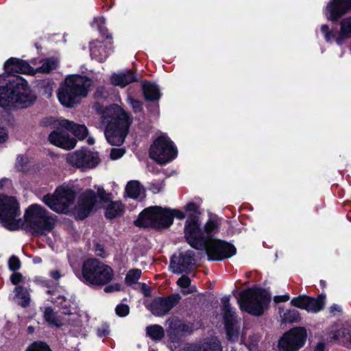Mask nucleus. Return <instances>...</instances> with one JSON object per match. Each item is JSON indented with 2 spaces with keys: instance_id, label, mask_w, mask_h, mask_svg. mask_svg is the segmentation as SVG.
Returning a JSON list of instances; mask_svg holds the SVG:
<instances>
[{
  "instance_id": "1",
  "label": "nucleus",
  "mask_w": 351,
  "mask_h": 351,
  "mask_svg": "<svg viewBox=\"0 0 351 351\" xmlns=\"http://www.w3.org/2000/svg\"><path fill=\"white\" fill-rule=\"evenodd\" d=\"M10 75H0V106L4 108H26L34 104L36 94L26 81Z\"/></svg>"
},
{
  "instance_id": "2",
  "label": "nucleus",
  "mask_w": 351,
  "mask_h": 351,
  "mask_svg": "<svg viewBox=\"0 0 351 351\" xmlns=\"http://www.w3.org/2000/svg\"><path fill=\"white\" fill-rule=\"evenodd\" d=\"M95 110L101 114V123L105 125V137L109 144L119 146L128 133L130 121L128 114L118 105H112L104 110L98 104Z\"/></svg>"
},
{
  "instance_id": "3",
  "label": "nucleus",
  "mask_w": 351,
  "mask_h": 351,
  "mask_svg": "<svg viewBox=\"0 0 351 351\" xmlns=\"http://www.w3.org/2000/svg\"><path fill=\"white\" fill-rule=\"evenodd\" d=\"M91 85L92 81L86 77L70 75L60 85L57 93L58 100L63 106L72 108L87 96Z\"/></svg>"
},
{
  "instance_id": "4",
  "label": "nucleus",
  "mask_w": 351,
  "mask_h": 351,
  "mask_svg": "<svg viewBox=\"0 0 351 351\" xmlns=\"http://www.w3.org/2000/svg\"><path fill=\"white\" fill-rule=\"evenodd\" d=\"M84 284L92 287H103L112 282L114 272L111 267L96 258L86 260L82 267L79 277Z\"/></svg>"
},
{
  "instance_id": "5",
  "label": "nucleus",
  "mask_w": 351,
  "mask_h": 351,
  "mask_svg": "<svg viewBox=\"0 0 351 351\" xmlns=\"http://www.w3.org/2000/svg\"><path fill=\"white\" fill-rule=\"evenodd\" d=\"M136 223L143 227L167 228L172 224V216L169 208H162L160 206L149 207L139 215Z\"/></svg>"
},
{
  "instance_id": "6",
  "label": "nucleus",
  "mask_w": 351,
  "mask_h": 351,
  "mask_svg": "<svg viewBox=\"0 0 351 351\" xmlns=\"http://www.w3.org/2000/svg\"><path fill=\"white\" fill-rule=\"evenodd\" d=\"M270 301L267 293L261 289H249L241 293L240 307L247 313L259 316Z\"/></svg>"
},
{
  "instance_id": "7",
  "label": "nucleus",
  "mask_w": 351,
  "mask_h": 351,
  "mask_svg": "<svg viewBox=\"0 0 351 351\" xmlns=\"http://www.w3.org/2000/svg\"><path fill=\"white\" fill-rule=\"evenodd\" d=\"M25 217L31 228L38 234L51 230L56 224V219L37 204L31 206L27 210Z\"/></svg>"
},
{
  "instance_id": "8",
  "label": "nucleus",
  "mask_w": 351,
  "mask_h": 351,
  "mask_svg": "<svg viewBox=\"0 0 351 351\" xmlns=\"http://www.w3.org/2000/svg\"><path fill=\"white\" fill-rule=\"evenodd\" d=\"M0 222L10 230H16L21 226V212L14 197L0 196Z\"/></svg>"
},
{
  "instance_id": "9",
  "label": "nucleus",
  "mask_w": 351,
  "mask_h": 351,
  "mask_svg": "<svg viewBox=\"0 0 351 351\" xmlns=\"http://www.w3.org/2000/svg\"><path fill=\"white\" fill-rule=\"evenodd\" d=\"M75 193L67 186L58 188L53 195L43 197L44 203L52 210L59 213H66L73 204Z\"/></svg>"
},
{
  "instance_id": "10",
  "label": "nucleus",
  "mask_w": 351,
  "mask_h": 351,
  "mask_svg": "<svg viewBox=\"0 0 351 351\" xmlns=\"http://www.w3.org/2000/svg\"><path fill=\"white\" fill-rule=\"evenodd\" d=\"M200 226L199 217L191 215L186 220L184 228V237L187 243L197 250L205 249L210 239L208 236H205Z\"/></svg>"
},
{
  "instance_id": "11",
  "label": "nucleus",
  "mask_w": 351,
  "mask_h": 351,
  "mask_svg": "<svg viewBox=\"0 0 351 351\" xmlns=\"http://www.w3.org/2000/svg\"><path fill=\"white\" fill-rule=\"evenodd\" d=\"M177 156V150L169 138L164 135L158 136L151 145L149 156L158 164L164 165Z\"/></svg>"
},
{
  "instance_id": "12",
  "label": "nucleus",
  "mask_w": 351,
  "mask_h": 351,
  "mask_svg": "<svg viewBox=\"0 0 351 351\" xmlns=\"http://www.w3.org/2000/svg\"><path fill=\"white\" fill-rule=\"evenodd\" d=\"M306 339L304 328L296 327L286 332L278 341V351H298Z\"/></svg>"
},
{
  "instance_id": "13",
  "label": "nucleus",
  "mask_w": 351,
  "mask_h": 351,
  "mask_svg": "<svg viewBox=\"0 0 351 351\" xmlns=\"http://www.w3.org/2000/svg\"><path fill=\"white\" fill-rule=\"evenodd\" d=\"M206 252L209 261H221L232 257L236 254V248L232 244L215 239H210L206 247L203 250Z\"/></svg>"
},
{
  "instance_id": "14",
  "label": "nucleus",
  "mask_w": 351,
  "mask_h": 351,
  "mask_svg": "<svg viewBox=\"0 0 351 351\" xmlns=\"http://www.w3.org/2000/svg\"><path fill=\"white\" fill-rule=\"evenodd\" d=\"M66 161L70 165L86 171L95 168L99 162L98 154L88 149H81L69 154Z\"/></svg>"
},
{
  "instance_id": "15",
  "label": "nucleus",
  "mask_w": 351,
  "mask_h": 351,
  "mask_svg": "<svg viewBox=\"0 0 351 351\" xmlns=\"http://www.w3.org/2000/svg\"><path fill=\"white\" fill-rule=\"evenodd\" d=\"M222 310L227 337L230 341H236L239 338V324L235 312L230 305L229 297L221 298Z\"/></svg>"
},
{
  "instance_id": "16",
  "label": "nucleus",
  "mask_w": 351,
  "mask_h": 351,
  "mask_svg": "<svg viewBox=\"0 0 351 351\" xmlns=\"http://www.w3.org/2000/svg\"><path fill=\"white\" fill-rule=\"evenodd\" d=\"M321 31L327 43L335 41L339 45H343L351 38V16L341 21L338 33L330 30L326 25H322Z\"/></svg>"
},
{
  "instance_id": "17",
  "label": "nucleus",
  "mask_w": 351,
  "mask_h": 351,
  "mask_svg": "<svg viewBox=\"0 0 351 351\" xmlns=\"http://www.w3.org/2000/svg\"><path fill=\"white\" fill-rule=\"evenodd\" d=\"M53 121V124L56 129L52 131L49 135V142L58 147L64 149H73L76 145V140L69 136L64 128L60 127L57 122Z\"/></svg>"
},
{
  "instance_id": "18",
  "label": "nucleus",
  "mask_w": 351,
  "mask_h": 351,
  "mask_svg": "<svg viewBox=\"0 0 351 351\" xmlns=\"http://www.w3.org/2000/svg\"><path fill=\"white\" fill-rule=\"evenodd\" d=\"M291 304L298 308L306 310L308 312L317 313L321 311L325 304V297L322 295L317 298H311L306 295H300L293 298Z\"/></svg>"
},
{
  "instance_id": "19",
  "label": "nucleus",
  "mask_w": 351,
  "mask_h": 351,
  "mask_svg": "<svg viewBox=\"0 0 351 351\" xmlns=\"http://www.w3.org/2000/svg\"><path fill=\"white\" fill-rule=\"evenodd\" d=\"M179 295H172L167 298H156L150 304L152 313L158 317L167 314L179 302Z\"/></svg>"
},
{
  "instance_id": "20",
  "label": "nucleus",
  "mask_w": 351,
  "mask_h": 351,
  "mask_svg": "<svg viewBox=\"0 0 351 351\" xmlns=\"http://www.w3.org/2000/svg\"><path fill=\"white\" fill-rule=\"evenodd\" d=\"M96 202L93 191L86 190L81 194L77 204L75 207V214L79 219L86 218L93 209Z\"/></svg>"
},
{
  "instance_id": "21",
  "label": "nucleus",
  "mask_w": 351,
  "mask_h": 351,
  "mask_svg": "<svg viewBox=\"0 0 351 351\" xmlns=\"http://www.w3.org/2000/svg\"><path fill=\"white\" fill-rule=\"evenodd\" d=\"M195 253L187 251L180 254L178 257L171 258L170 267L173 273L182 274L187 272L195 263Z\"/></svg>"
},
{
  "instance_id": "22",
  "label": "nucleus",
  "mask_w": 351,
  "mask_h": 351,
  "mask_svg": "<svg viewBox=\"0 0 351 351\" xmlns=\"http://www.w3.org/2000/svg\"><path fill=\"white\" fill-rule=\"evenodd\" d=\"M351 11V0H332L326 8L328 20L337 21L343 15Z\"/></svg>"
},
{
  "instance_id": "23",
  "label": "nucleus",
  "mask_w": 351,
  "mask_h": 351,
  "mask_svg": "<svg viewBox=\"0 0 351 351\" xmlns=\"http://www.w3.org/2000/svg\"><path fill=\"white\" fill-rule=\"evenodd\" d=\"M4 69L5 72L9 74L23 73L35 75L34 69L27 62L15 58L9 59L5 63Z\"/></svg>"
},
{
  "instance_id": "24",
  "label": "nucleus",
  "mask_w": 351,
  "mask_h": 351,
  "mask_svg": "<svg viewBox=\"0 0 351 351\" xmlns=\"http://www.w3.org/2000/svg\"><path fill=\"white\" fill-rule=\"evenodd\" d=\"M60 127L71 131L79 139H84L88 134V130L84 125H77L67 119H60L57 122Z\"/></svg>"
},
{
  "instance_id": "25",
  "label": "nucleus",
  "mask_w": 351,
  "mask_h": 351,
  "mask_svg": "<svg viewBox=\"0 0 351 351\" xmlns=\"http://www.w3.org/2000/svg\"><path fill=\"white\" fill-rule=\"evenodd\" d=\"M90 56L93 59L102 62L106 60L109 56L110 49H107L106 46L100 41H94L90 45Z\"/></svg>"
},
{
  "instance_id": "26",
  "label": "nucleus",
  "mask_w": 351,
  "mask_h": 351,
  "mask_svg": "<svg viewBox=\"0 0 351 351\" xmlns=\"http://www.w3.org/2000/svg\"><path fill=\"white\" fill-rule=\"evenodd\" d=\"M110 80L113 85L123 88L132 82L138 81V79L132 71H127L113 74Z\"/></svg>"
},
{
  "instance_id": "27",
  "label": "nucleus",
  "mask_w": 351,
  "mask_h": 351,
  "mask_svg": "<svg viewBox=\"0 0 351 351\" xmlns=\"http://www.w3.org/2000/svg\"><path fill=\"white\" fill-rule=\"evenodd\" d=\"M142 89L147 101H157L160 97V88L155 84L145 82L143 83Z\"/></svg>"
},
{
  "instance_id": "28",
  "label": "nucleus",
  "mask_w": 351,
  "mask_h": 351,
  "mask_svg": "<svg viewBox=\"0 0 351 351\" xmlns=\"http://www.w3.org/2000/svg\"><path fill=\"white\" fill-rule=\"evenodd\" d=\"M124 211V206L121 202H111L106 208L105 216L108 219H114L121 216Z\"/></svg>"
},
{
  "instance_id": "29",
  "label": "nucleus",
  "mask_w": 351,
  "mask_h": 351,
  "mask_svg": "<svg viewBox=\"0 0 351 351\" xmlns=\"http://www.w3.org/2000/svg\"><path fill=\"white\" fill-rule=\"evenodd\" d=\"M14 291L16 302L23 307L27 306L30 302V295L27 289L18 286L15 288Z\"/></svg>"
},
{
  "instance_id": "30",
  "label": "nucleus",
  "mask_w": 351,
  "mask_h": 351,
  "mask_svg": "<svg viewBox=\"0 0 351 351\" xmlns=\"http://www.w3.org/2000/svg\"><path fill=\"white\" fill-rule=\"evenodd\" d=\"M143 192V187L138 181H130L126 185L125 193L131 198H138Z\"/></svg>"
},
{
  "instance_id": "31",
  "label": "nucleus",
  "mask_w": 351,
  "mask_h": 351,
  "mask_svg": "<svg viewBox=\"0 0 351 351\" xmlns=\"http://www.w3.org/2000/svg\"><path fill=\"white\" fill-rule=\"evenodd\" d=\"M169 330L168 332L171 338L181 335L182 332L186 330L187 326L178 319H173L171 320H169Z\"/></svg>"
},
{
  "instance_id": "32",
  "label": "nucleus",
  "mask_w": 351,
  "mask_h": 351,
  "mask_svg": "<svg viewBox=\"0 0 351 351\" xmlns=\"http://www.w3.org/2000/svg\"><path fill=\"white\" fill-rule=\"evenodd\" d=\"M146 334L152 340L160 341L165 336L163 328L158 324L149 326L146 328Z\"/></svg>"
},
{
  "instance_id": "33",
  "label": "nucleus",
  "mask_w": 351,
  "mask_h": 351,
  "mask_svg": "<svg viewBox=\"0 0 351 351\" xmlns=\"http://www.w3.org/2000/svg\"><path fill=\"white\" fill-rule=\"evenodd\" d=\"M58 65V61L57 59L53 58L45 59L40 67L34 69L35 74L37 73H48L56 69Z\"/></svg>"
},
{
  "instance_id": "34",
  "label": "nucleus",
  "mask_w": 351,
  "mask_h": 351,
  "mask_svg": "<svg viewBox=\"0 0 351 351\" xmlns=\"http://www.w3.org/2000/svg\"><path fill=\"white\" fill-rule=\"evenodd\" d=\"M43 317L51 325L60 326L62 325L61 319L51 307H46L43 311Z\"/></svg>"
},
{
  "instance_id": "35",
  "label": "nucleus",
  "mask_w": 351,
  "mask_h": 351,
  "mask_svg": "<svg viewBox=\"0 0 351 351\" xmlns=\"http://www.w3.org/2000/svg\"><path fill=\"white\" fill-rule=\"evenodd\" d=\"M283 310L280 308V313L282 321L284 322H297L300 318V315L298 311L295 309H289L283 312Z\"/></svg>"
},
{
  "instance_id": "36",
  "label": "nucleus",
  "mask_w": 351,
  "mask_h": 351,
  "mask_svg": "<svg viewBox=\"0 0 351 351\" xmlns=\"http://www.w3.org/2000/svg\"><path fill=\"white\" fill-rule=\"evenodd\" d=\"M141 270L139 269H130L126 274L125 282L132 285L136 284L141 276Z\"/></svg>"
},
{
  "instance_id": "37",
  "label": "nucleus",
  "mask_w": 351,
  "mask_h": 351,
  "mask_svg": "<svg viewBox=\"0 0 351 351\" xmlns=\"http://www.w3.org/2000/svg\"><path fill=\"white\" fill-rule=\"evenodd\" d=\"M217 228V223L214 221L209 220L204 226L203 232L205 236H208L211 239H215L212 235V233Z\"/></svg>"
},
{
  "instance_id": "38",
  "label": "nucleus",
  "mask_w": 351,
  "mask_h": 351,
  "mask_svg": "<svg viewBox=\"0 0 351 351\" xmlns=\"http://www.w3.org/2000/svg\"><path fill=\"white\" fill-rule=\"evenodd\" d=\"M56 302L61 306L64 314H71V302L67 300L64 296L58 297Z\"/></svg>"
},
{
  "instance_id": "39",
  "label": "nucleus",
  "mask_w": 351,
  "mask_h": 351,
  "mask_svg": "<svg viewBox=\"0 0 351 351\" xmlns=\"http://www.w3.org/2000/svg\"><path fill=\"white\" fill-rule=\"evenodd\" d=\"M127 101L131 106L135 113L141 112L143 111L142 103L140 101L132 98L131 96H128Z\"/></svg>"
},
{
  "instance_id": "40",
  "label": "nucleus",
  "mask_w": 351,
  "mask_h": 351,
  "mask_svg": "<svg viewBox=\"0 0 351 351\" xmlns=\"http://www.w3.org/2000/svg\"><path fill=\"white\" fill-rule=\"evenodd\" d=\"M27 351H51L49 346L43 342H34Z\"/></svg>"
},
{
  "instance_id": "41",
  "label": "nucleus",
  "mask_w": 351,
  "mask_h": 351,
  "mask_svg": "<svg viewBox=\"0 0 351 351\" xmlns=\"http://www.w3.org/2000/svg\"><path fill=\"white\" fill-rule=\"evenodd\" d=\"M8 267L11 271H16L21 267V261L16 256H12L8 261Z\"/></svg>"
},
{
  "instance_id": "42",
  "label": "nucleus",
  "mask_w": 351,
  "mask_h": 351,
  "mask_svg": "<svg viewBox=\"0 0 351 351\" xmlns=\"http://www.w3.org/2000/svg\"><path fill=\"white\" fill-rule=\"evenodd\" d=\"M261 336L258 334H254L249 337V341L247 346L251 350H255L258 342L260 341Z\"/></svg>"
},
{
  "instance_id": "43",
  "label": "nucleus",
  "mask_w": 351,
  "mask_h": 351,
  "mask_svg": "<svg viewBox=\"0 0 351 351\" xmlns=\"http://www.w3.org/2000/svg\"><path fill=\"white\" fill-rule=\"evenodd\" d=\"M115 311L117 315L119 317H125L128 315L130 308L127 304H119L115 308Z\"/></svg>"
},
{
  "instance_id": "44",
  "label": "nucleus",
  "mask_w": 351,
  "mask_h": 351,
  "mask_svg": "<svg viewBox=\"0 0 351 351\" xmlns=\"http://www.w3.org/2000/svg\"><path fill=\"white\" fill-rule=\"evenodd\" d=\"M125 152V151L123 148H113L112 149L110 152V158L112 160H117L122 157L124 155Z\"/></svg>"
},
{
  "instance_id": "45",
  "label": "nucleus",
  "mask_w": 351,
  "mask_h": 351,
  "mask_svg": "<svg viewBox=\"0 0 351 351\" xmlns=\"http://www.w3.org/2000/svg\"><path fill=\"white\" fill-rule=\"evenodd\" d=\"M177 284L180 287L187 288L191 284V279L186 276H182L178 280Z\"/></svg>"
},
{
  "instance_id": "46",
  "label": "nucleus",
  "mask_w": 351,
  "mask_h": 351,
  "mask_svg": "<svg viewBox=\"0 0 351 351\" xmlns=\"http://www.w3.org/2000/svg\"><path fill=\"white\" fill-rule=\"evenodd\" d=\"M23 276L21 273L14 272L10 276V280L13 285H18L22 281Z\"/></svg>"
},
{
  "instance_id": "47",
  "label": "nucleus",
  "mask_w": 351,
  "mask_h": 351,
  "mask_svg": "<svg viewBox=\"0 0 351 351\" xmlns=\"http://www.w3.org/2000/svg\"><path fill=\"white\" fill-rule=\"evenodd\" d=\"M169 213L172 216V222L173 221V217H176L179 219H183L185 217V215L183 212L177 209H169Z\"/></svg>"
},
{
  "instance_id": "48",
  "label": "nucleus",
  "mask_w": 351,
  "mask_h": 351,
  "mask_svg": "<svg viewBox=\"0 0 351 351\" xmlns=\"http://www.w3.org/2000/svg\"><path fill=\"white\" fill-rule=\"evenodd\" d=\"M185 210L193 213H199L198 206L194 203L187 204L185 206Z\"/></svg>"
},
{
  "instance_id": "49",
  "label": "nucleus",
  "mask_w": 351,
  "mask_h": 351,
  "mask_svg": "<svg viewBox=\"0 0 351 351\" xmlns=\"http://www.w3.org/2000/svg\"><path fill=\"white\" fill-rule=\"evenodd\" d=\"M120 288H121L120 285L118 283H116V284L106 286L104 288V291L106 293H111V292L119 291Z\"/></svg>"
},
{
  "instance_id": "50",
  "label": "nucleus",
  "mask_w": 351,
  "mask_h": 351,
  "mask_svg": "<svg viewBox=\"0 0 351 351\" xmlns=\"http://www.w3.org/2000/svg\"><path fill=\"white\" fill-rule=\"evenodd\" d=\"M289 299H290L289 295V294H285V295H276V296H275L274 298V301L276 303H280V302H287Z\"/></svg>"
},
{
  "instance_id": "51",
  "label": "nucleus",
  "mask_w": 351,
  "mask_h": 351,
  "mask_svg": "<svg viewBox=\"0 0 351 351\" xmlns=\"http://www.w3.org/2000/svg\"><path fill=\"white\" fill-rule=\"evenodd\" d=\"M95 254L97 256L104 258L106 256V254L104 250V247L101 245H96L95 250Z\"/></svg>"
},
{
  "instance_id": "52",
  "label": "nucleus",
  "mask_w": 351,
  "mask_h": 351,
  "mask_svg": "<svg viewBox=\"0 0 351 351\" xmlns=\"http://www.w3.org/2000/svg\"><path fill=\"white\" fill-rule=\"evenodd\" d=\"M27 158L23 156H19L17 158V164L23 169L27 163Z\"/></svg>"
},
{
  "instance_id": "53",
  "label": "nucleus",
  "mask_w": 351,
  "mask_h": 351,
  "mask_svg": "<svg viewBox=\"0 0 351 351\" xmlns=\"http://www.w3.org/2000/svg\"><path fill=\"white\" fill-rule=\"evenodd\" d=\"M141 291L145 296H148L151 293L150 287L145 283L142 284L141 285Z\"/></svg>"
},
{
  "instance_id": "54",
  "label": "nucleus",
  "mask_w": 351,
  "mask_h": 351,
  "mask_svg": "<svg viewBox=\"0 0 351 351\" xmlns=\"http://www.w3.org/2000/svg\"><path fill=\"white\" fill-rule=\"evenodd\" d=\"M95 95L97 97H105L107 96V93L105 92V88L104 87H99L97 89L95 92Z\"/></svg>"
},
{
  "instance_id": "55",
  "label": "nucleus",
  "mask_w": 351,
  "mask_h": 351,
  "mask_svg": "<svg viewBox=\"0 0 351 351\" xmlns=\"http://www.w3.org/2000/svg\"><path fill=\"white\" fill-rule=\"evenodd\" d=\"M97 194L102 200H105L106 199V193L103 188H97Z\"/></svg>"
},
{
  "instance_id": "56",
  "label": "nucleus",
  "mask_w": 351,
  "mask_h": 351,
  "mask_svg": "<svg viewBox=\"0 0 351 351\" xmlns=\"http://www.w3.org/2000/svg\"><path fill=\"white\" fill-rule=\"evenodd\" d=\"M50 276L54 280H58L60 278L61 275L58 270H53L50 271Z\"/></svg>"
},
{
  "instance_id": "57",
  "label": "nucleus",
  "mask_w": 351,
  "mask_h": 351,
  "mask_svg": "<svg viewBox=\"0 0 351 351\" xmlns=\"http://www.w3.org/2000/svg\"><path fill=\"white\" fill-rule=\"evenodd\" d=\"M7 134L5 130L0 126V143L3 142L5 140Z\"/></svg>"
},
{
  "instance_id": "58",
  "label": "nucleus",
  "mask_w": 351,
  "mask_h": 351,
  "mask_svg": "<svg viewBox=\"0 0 351 351\" xmlns=\"http://www.w3.org/2000/svg\"><path fill=\"white\" fill-rule=\"evenodd\" d=\"M10 184V181L7 178H3L0 180V190L3 188L4 186Z\"/></svg>"
},
{
  "instance_id": "59",
  "label": "nucleus",
  "mask_w": 351,
  "mask_h": 351,
  "mask_svg": "<svg viewBox=\"0 0 351 351\" xmlns=\"http://www.w3.org/2000/svg\"><path fill=\"white\" fill-rule=\"evenodd\" d=\"M341 311V308L340 306L337 304H333L330 307V313H334L335 311L340 312Z\"/></svg>"
},
{
  "instance_id": "60",
  "label": "nucleus",
  "mask_w": 351,
  "mask_h": 351,
  "mask_svg": "<svg viewBox=\"0 0 351 351\" xmlns=\"http://www.w3.org/2000/svg\"><path fill=\"white\" fill-rule=\"evenodd\" d=\"M324 348H325L324 343H319L316 346V347H315V348L314 351H324Z\"/></svg>"
},
{
  "instance_id": "61",
  "label": "nucleus",
  "mask_w": 351,
  "mask_h": 351,
  "mask_svg": "<svg viewBox=\"0 0 351 351\" xmlns=\"http://www.w3.org/2000/svg\"><path fill=\"white\" fill-rule=\"evenodd\" d=\"M98 335L99 337H104L106 336L108 334V331L105 329H100L99 328L97 330Z\"/></svg>"
},
{
  "instance_id": "62",
  "label": "nucleus",
  "mask_w": 351,
  "mask_h": 351,
  "mask_svg": "<svg viewBox=\"0 0 351 351\" xmlns=\"http://www.w3.org/2000/svg\"><path fill=\"white\" fill-rule=\"evenodd\" d=\"M95 21H97V23H100V24H104L105 23V19L102 16L101 17H99L98 19H95Z\"/></svg>"
},
{
  "instance_id": "63",
  "label": "nucleus",
  "mask_w": 351,
  "mask_h": 351,
  "mask_svg": "<svg viewBox=\"0 0 351 351\" xmlns=\"http://www.w3.org/2000/svg\"><path fill=\"white\" fill-rule=\"evenodd\" d=\"M87 143L89 144V145H93L95 143V139L92 137H89L87 139Z\"/></svg>"
},
{
  "instance_id": "64",
  "label": "nucleus",
  "mask_w": 351,
  "mask_h": 351,
  "mask_svg": "<svg viewBox=\"0 0 351 351\" xmlns=\"http://www.w3.org/2000/svg\"><path fill=\"white\" fill-rule=\"evenodd\" d=\"M34 263H41V258H39V257H36L34 259Z\"/></svg>"
}]
</instances>
